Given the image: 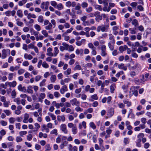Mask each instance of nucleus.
Returning a JSON list of instances; mask_svg holds the SVG:
<instances>
[{
    "label": "nucleus",
    "instance_id": "f257e3e1",
    "mask_svg": "<svg viewBox=\"0 0 151 151\" xmlns=\"http://www.w3.org/2000/svg\"><path fill=\"white\" fill-rule=\"evenodd\" d=\"M139 86H132L130 88L129 92V96L130 98L133 95H134L135 96H137L138 95V93L137 89L139 88Z\"/></svg>",
    "mask_w": 151,
    "mask_h": 151
},
{
    "label": "nucleus",
    "instance_id": "f03ea898",
    "mask_svg": "<svg viewBox=\"0 0 151 151\" xmlns=\"http://www.w3.org/2000/svg\"><path fill=\"white\" fill-rule=\"evenodd\" d=\"M149 75V74L148 73L145 74V75H142V79L141 81H139L138 79L137 80H136L135 81V82L137 84L140 85L143 84L145 83V81L147 80V78Z\"/></svg>",
    "mask_w": 151,
    "mask_h": 151
},
{
    "label": "nucleus",
    "instance_id": "7ed1b4c3",
    "mask_svg": "<svg viewBox=\"0 0 151 151\" xmlns=\"http://www.w3.org/2000/svg\"><path fill=\"white\" fill-rule=\"evenodd\" d=\"M33 121V119L31 117H29V115L27 113H25L24 115L23 122L25 123L28 122L31 123Z\"/></svg>",
    "mask_w": 151,
    "mask_h": 151
},
{
    "label": "nucleus",
    "instance_id": "20e7f679",
    "mask_svg": "<svg viewBox=\"0 0 151 151\" xmlns=\"http://www.w3.org/2000/svg\"><path fill=\"white\" fill-rule=\"evenodd\" d=\"M14 101L18 105H19L22 104L23 106H24L25 104V102L26 100L24 99H22L21 100L19 98H17L14 99Z\"/></svg>",
    "mask_w": 151,
    "mask_h": 151
},
{
    "label": "nucleus",
    "instance_id": "39448f33",
    "mask_svg": "<svg viewBox=\"0 0 151 151\" xmlns=\"http://www.w3.org/2000/svg\"><path fill=\"white\" fill-rule=\"evenodd\" d=\"M50 3L49 1H47L42 3L41 4L40 7L42 9H45L47 10L48 8Z\"/></svg>",
    "mask_w": 151,
    "mask_h": 151
},
{
    "label": "nucleus",
    "instance_id": "423d86ee",
    "mask_svg": "<svg viewBox=\"0 0 151 151\" xmlns=\"http://www.w3.org/2000/svg\"><path fill=\"white\" fill-rule=\"evenodd\" d=\"M70 102L72 106H79L80 104L79 101L76 99L74 98L70 101Z\"/></svg>",
    "mask_w": 151,
    "mask_h": 151
},
{
    "label": "nucleus",
    "instance_id": "0eeeda50",
    "mask_svg": "<svg viewBox=\"0 0 151 151\" xmlns=\"http://www.w3.org/2000/svg\"><path fill=\"white\" fill-rule=\"evenodd\" d=\"M60 129L65 134H67L68 133V130L67 129L66 124H62L60 126Z\"/></svg>",
    "mask_w": 151,
    "mask_h": 151
},
{
    "label": "nucleus",
    "instance_id": "6e6552de",
    "mask_svg": "<svg viewBox=\"0 0 151 151\" xmlns=\"http://www.w3.org/2000/svg\"><path fill=\"white\" fill-rule=\"evenodd\" d=\"M5 84L6 86H9L10 87L14 88L17 85V82L15 81L12 82H6L5 83Z\"/></svg>",
    "mask_w": 151,
    "mask_h": 151
},
{
    "label": "nucleus",
    "instance_id": "1a4fd4ad",
    "mask_svg": "<svg viewBox=\"0 0 151 151\" xmlns=\"http://www.w3.org/2000/svg\"><path fill=\"white\" fill-rule=\"evenodd\" d=\"M101 55L103 57H105L106 56L107 53L106 52V46L105 45H103L101 47Z\"/></svg>",
    "mask_w": 151,
    "mask_h": 151
},
{
    "label": "nucleus",
    "instance_id": "9d476101",
    "mask_svg": "<svg viewBox=\"0 0 151 151\" xmlns=\"http://www.w3.org/2000/svg\"><path fill=\"white\" fill-rule=\"evenodd\" d=\"M6 52H8L9 53L10 52V50L9 49H7L6 50L5 49H4L2 50V55L1 56V58L2 59H5L7 57V55L6 54Z\"/></svg>",
    "mask_w": 151,
    "mask_h": 151
},
{
    "label": "nucleus",
    "instance_id": "9b49d317",
    "mask_svg": "<svg viewBox=\"0 0 151 151\" xmlns=\"http://www.w3.org/2000/svg\"><path fill=\"white\" fill-rule=\"evenodd\" d=\"M37 96L38 97L39 101L41 102H42V99H44L45 97V93H41L38 95V94H37Z\"/></svg>",
    "mask_w": 151,
    "mask_h": 151
},
{
    "label": "nucleus",
    "instance_id": "f8f14e48",
    "mask_svg": "<svg viewBox=\"0 0 151 151\" xmlns=\"http://www.w3.org/2000/svg\"><path fill=\"white\" fill-rule=\"evenodd\" d=\"M86 122L84 121L80 123L78 125V128L80 129H81L83 127L85 129H86Z\"/></svg>",
    "mask_w": 151,
    "mask_h": 151
},
{
    "label": "nucleus",
    "instance_id": "ddd939ff",
    "mask_svg": "<svg viewBox=\"0 0 151 151\" xmlns=\"http://www.w3.org/2000/svg\"><path fill=\"white\" fill-rule=\"evenodd\" d=\"M68 91L67 86L66 85L63 86L60 88V92L61 94H63L65 92Z\"/></svg>",
    "mask_w": 151,
    "mask_h": 151
},
{
    "label": "nucleus",
    "instance_id": "4468645a",
    "mask_svg": "<svg viewBox=\"0 0 151 151\" xmlns=\"http://www.w3.org/2000/svg\"><path fill=\"white\" fill-rule=\"evenodd\" d=\"M57 119L59 122H63L65 121V118L64 115H58L57 116Z\"/></svg>",
    "mask_w": 151,
    "mask_h": 151
},
{
    "label": "nucleus",
    "instance_id": "2eb2a0df",
    "mask_svg": "<svg viewBox=\"0 0 151 151\" xmlns=\"http://www.w3.org/2000/svg\"><path fill=\"white\" fill-rule=\"evenodd\" d=\"M115 43V41L113 39L108 44V46L111 50H112L114 49V44Z\"/></svg>",
    "mask_w": 151,
    "mask_h": 151
},
{
    "label": "nucleus",
    "instance_id": "dca6fc26",
    "mask_svg": "<svg viewBox=\"0 0 151 151\" xmlns=\"http://www.w3.org/2000/svg\"><path fill=\"white\" fill-rule=\"evenodd\" d=\"M118 68L120 70H126L127 69V67L123 63H120L118 65Z\"/></svg>",
    "mask_w": 151,
    "mask_h": 151
},
{
    "label": "nucleus",
    "instance_id": "f3484780",
    "mask_svg": "<svg viewBox=\"0 0 151 151\" xmlns=\"http://www.w3.org/2000/svg\"><path fill=\"white\" fill-rule=\"evenodd\" d=\"M128 85L127 84H124L122 87V89H123L124 92L125 93L128 92Z\"/></svg>",
    "mask_w": 151,
    "mask_h": 151
},
{
    "label": "nucleus",
    "instance_id": "a211bd4d",
    "mask_svg": "<svg viewBox=\"0 0 151 151\" xmlns=\"http://www.w3.org/2000/svg\"><path fill=\"white\" fill-rule=\"evenodd\" d=\"M145 135L144 134L142 133H139L137 135V137L138 138V141L139 142H141V139L144 137Z\"/></svg>",
    "mask_w": 151,
    "mask_h": 151
},
{
    "label": "nucleus",
    "instance_id": "6ab92c4d",
    "mask_svg": "<svg viewBox=\"0 0 151 151\" xmlns=\"http://www.w3.org/2000/svg\"><path fill=\"white\" fill-rule=\"evenodd\" d=\"M71 69L70 68H68L66 70L63 72V73L65 75L67 76L68 75H70L71 73Z\"/></svg>",
    "mask_w": 151,
    "mask_h": 151
},
{
    "label": "nucleus",
    "instance_id": "aec40b11",
    "mask_svg": "<svg viewBox=\"0 0 151 151\" xmlns=\"http://www.w3.org/2000/svg\"><path fill=\"white\" fill-rule=\"evenodd\" d=\"M91 99L90 100L91 101H93L94 100H96L98 99V97L96 94H94L91 96Z\"/></svg>",
    "mask_w": 151,
    "mask_h": 151
},
{
    "label": "nucleus",
    "instance_id": "412c9836",
    "mask_svg": "<svg viewBox=\"0 0 151 151\" xmlns=\"http://www.w3.org/2000/svg\"><path fill=\"white\" fill-rule=\"evenodd\" d=\"M18 90L24 92L26 91V88L24 86H22L21 84H19L18 86Z\"/></svg>",
    "mask_w": 151,
    "mask_h": 151
},
{
    "label": "nucleus",
    "instance_id": "4be33fe9",
    "mask_svg": "<svg viewBox=\"0 0 151 151\" xmlns=\"http://www.w3.org/2000/svg\"><path fill=\"white\" fill-rule=\"evenodd\" d=\"M116 87V85L115 83H113L110 86V92L111 93H114Z\"/></svg>",
    "mask_w": 151,
    "mask_h": 151
},
{
    "label": "nucleus",
    "instance_id": "5701e85b",
    "mask_svg": "<svg viewBox=\"0 0 151 151\" xmlns=\"http://www.w3.org/2000/svg\"><path fill=\"white\" fill-rule=\"evenodd\" d=\"M124 104H126L127 107H129L132 105V103L131 101H129L128 99L123 100Z\"/></svg>",
    "mask_w": 151,
    "mask_h": 151
},
{
    "label": "nucleus",
    "instance_id": "b1692460",
    "mask_svg": "<svg viewBox=\"0 0 151 151\" xmlns=\"http://www.w3.org/2000/svg\"><path fill=\"white\" fill-rule=\"evenodd\" d=\"M27 91L29 93H32L33 92V91L32 90V87L31 86H29L27 87Z\"/></svg>",
    "mask_w": 151,
    "mask_h": 151
},
{
    "label": "nucleus",
    "instance_id": "393cba45",
    "mask_svg": "<svg viewBox=\"0 0 151 151\" xmlns=\"http://www.w3.org/2000/svg\"><path fill=\"white\" fill-rule=\"evenodd\" d=\"M75 52L76 54L77 55H79L80 54L82 55L83 54V50L82 49H77Z\"/></svg>",
    "mask_w": 151,
    "mask_h": 151
},
{
    "label": "nucleus",
    "instance_id": "a878e982",
    "mask_svg": "<svg viewBox=\"0 0 151 151\" xmlns=\"http://www.w3.org/2000/svg\"><path fill=\"white\" fill-rule=\"evenodd\" d=\"M24 57L25 59L30 60L33 58L32 56L30 54L25 53L24 55Z\"/></svg>",
    "mask_w": 151,
    "mask_h": 151
},
{
    "label": "nucleus",
    "instance_id": "bb28decb",
    "mask_svg": "<svg viewBox=\"0 0 151 151\" xmlns=\"http://www.w3.org/2000/svg\"><path fill=\"white\" fill-rule=\"evenodd\" d=\"M34 126L35 127L34 128V130H33V131L37 132L38 129L40 128V125L38 123H35L34 124Z\"/></svg>",
    "mask_w": 151,
    "mask_h": 151
},
{
    "label": "nucleus",
    "instance_id": "cd10ccee",
    "mask_svg": "<svg viewBox=\"0 0 151 151\" xmlns=\"http://www.w3.org/2000/svg\"><path fill=\"white\" fill-rule=\"evenodd\" d=\"M42 131H45L47 133H48L49 132V129L45 124H43L42 125Z\"/></svg>",
    "mask_w": 151,
    "mask_h": 151
},
{
    "label": "nucleus",
    "instance_id": "c85d7f7f",
    "mask_svg": "<svg viewBox=\"0 0 151 151\" xmlns=\"http://www.w3.org/2000/svg\"><path fill=\"white\" fill-rule=\"evenodd\" d=\"M132 24L135 27H136L139 24L137 20L135 19H133L132 20Z\"/></svg>",
    "mask_w": 151,
    "mask_h": 151
},
{
    "label": "nucleus",
    "instance_id": "c756f323",
    "mask_svg": "<svg viewBox=\"0 0 151 151\" xmlns=\"http://www.w3.org/2000/svg\"><path fill=\"white\" fill-rule=\"evenodd\" d=\"M17 14L19 17L22 18L23 16L22 11L20 9L18 10L17 12Z\"/></svg>",
    "mask_w": 151,
    "mask_h": 151
},
{
    "label": "nucleus",
    "instance_id": "7c9ffc66",
    "mask_svg": "<svg viewBox=\"0 0 151 151\" xmlns=\"http://www.w3.org/2000/svg\"><path fill=\"white\" fill-rule=\"evenodd\" d=\"M89 125L90 127L93 129H95L96 128V126L93 122H90L89 123Z\"/></svg>",
    "mask_w": 151,
    "mask_h": 151
},
{
    "label": "nucleus",
    "instance_id": "2f4dec72",
    "mask_svg": "<svg viewBox=\"0 0 151 151\" xmlns=\"http://www.w3.org/2000/svg\"><path fill=\"white\" fill-rule=\"evenodd\" d=\"M50 133L57 136L58 134V130L56 129H54L50 132Z\"/></svg>",
    "mask_w": 151,
    "mask_h": 151
},
{
    "label": "nucleus",
    "instance_id": "473e14b6",
    "mask_svg": "<svg viewBox=\"0 0 151 151\" xmlns=\"http://www.w3.org/2000/svg\"><path fill=\"white\" fill-rule=\"evenodd\" d=\"M139 64L137 63H136L135 64L134 66L131 67V68L133 70L135 69H137L138 70V69L139 68Z\"/></svg>",
    "mask_w": 151,
    "mask_h": 151
},
{
    "label": "nucleus",
    "instance_id": "72a5a7b5",
    "mask_svg": "<svg viewBox=\"0 0 151 151\" xmlns=\"http://www.w3.org/2000/svg\"><path fill=\"white\" fill-rule=\"evenodd\" d=\"M72 132L74 134H76L78 132V129L76 126L72 128Z\"/></svg>",
    "mask_w": 151,
    "mask_h": 151
},
{
    "label": "nucleus",
    "instance_id": "f704fd0d",
    "mask_svg": "<svg viewBox=\"0 0 151 151\" xmlns=\"http://www.w3.org/2000/svg\"><path fill=\"white\" fill-rule=\"evenodd\" d=\"M59 53V50L57 47H55L54 50L53 54L54 55V57H56Z\"/></svg>",
    "mask_w": 151,
    "mask_h": 151
},
{
    "label": "nucleus",
    "instance_id": "c9c22d12",
    "mask_svg": "<svg viewBox=\"0 0 151 151\" xmlns=\"http://www.w3.org/2000/svg\"><path fill=\"white\" fill-rule=\"evenodd\" d=\"M85 41V39H84L81 40V41H77L76 42V45L78 46H80L82 45L83 42H84Z\"/></svg>",
    "mask_w": 151,
    "mask_h": 151
},
{
    "label": "nucleus",
    "instance_id": "e433bc0d",
    "mask_svg": "<svg viewBox=\"0 0 151 151\" xmlns=\"http://www.w3.org/2000/svg\"><path fill=\"white\" fill-rule=\"evenodd\" d=\"M46 81V80L45 79H44L42 81L40 82L39 83V86L40 87H42L43 86H45V82Z\"/></svg>",
    "mask_w": 151,
    "mask_h": 151
},
{
    "label": "nucleus",
    "instance_id": "4c0bfd02",
    "mask_svg": "<svg viewBox=\"0 0 151 151\" xmlns=\"http://www.w3.org/2000/svg\"><path fill=\"white\" fill-rule=\"evenodd\" d=\"M127 47L126 46H121L119 47V50L121 52H122L126 50V48Z\"/></svg>",
    "mask_w": 151,
    "mask_h": 151
},
{
    "label": "nucleus",
    "instance_id": "58836bf2",
    "mask_svg": "<svg viewBox=\"0 0 151 151\" xmlns=\"http://www.w3.org/2000/svg\"><path fill=\"white\" fill-rule=\"evenodd\" d=\"M50 81L52 83H54L56 80V76L55 75H52L50 77Z\"/></svg>",
    "mask_w": 151,
    "mask_h": 151
},
{
    "label": "nucleus",
    "instance_id": "ea45409f",
    "mask_svg": "<svg viewBox=\"0 0 151 151\" xmlns=\"http://www.w3.org/2000/svg\"><path fill=\"white\" fill-rule=\"evenodd\" d=\"M124 74V72L123 71L121 70L117 73L116 74L115 76L117 78H119L121 75H123Z\"/></svg>",
    "mask_w": 151,
    "mask_h": 151
},
{
    "label": "nucleus",
    "instance_id": "a19ab883",
    "mask_svg": "<svg viewBox=\"0 0 151 151\" xmlns=\"http://www.w3.org/2000/svg\"><path fill=\"white\" fill-rule=\"evenodd\" d=\"M114 110L113 109H111L110 110L109 112L108 113L109 116L110 117L112 116L114 114Z\"/></svg>",
    "mask_w": 151,
    "mask_h": 151
},
{
    "label": "nucleus",
    "instance_id": "79ce46f5",
    "mask_svg": "<svg viewBox=\"0 0 151 151\" xmlns=\"http://www.w3.org/2000/svg\"><path fill=\"white\" fill-rule=\"evenodd\" d=\"M45 151H49L51 149V147L50 144H47L45 146Z\"/></svg>",
    "mask_w": 151,
    "mask_h": 151
},
{
    "label": "nucleus",
    "instance_id": "37998d69",
    "mask_svg": "<svg viewBox=\"0 0 151 151\" xmlns=\"http://www.w3.org/2000/svg\"><path fill=\"white\" fill-rule=\"evenodd\" d=\"M77 106L75 108V110L77 112H81L83 111V109L80 107L79 106Z\"/></svg>",
    "mask_w": 151,
    "mask_h": 151
},
{
    "label": "nucleus",
    "instance_id": "c03bdc74",
    "mask_svg": "<svg viewBox=\"0 0 151 151\" xmlns=\"http://www.w3.org/2000/svg\"><path fill=\"white\" fill-rule=\"evenodd\" d=\"M55 8H56L58 10H62L63 8L62 4L61 3H59L58 4H57Z\"/></svg>",
    "mask_w": 151,
    "mask_h": 151
},
{
    "label": "nucleus",
    "instance_id": "a18cd8bd",
    "mask_svg": "<svg viewBox=\"0 0 151 151\" xmlns=\"http://www.w3.org/2000/svg\"><path fill=\"white\" fill-rule=\"evenodd\" d=\"M37 21L38 22L42 23L43 22V17L42 15L39 16L38 18Z\"/></svg>",
    "mask_w": 151,
    "mask_h": 151
},
{
    "label": "nucleus",
    "instance_id": "49530a36",
    "mask_svg": "<svg viewBox=\"0 0 151 151\" xmlns=\"http://www.w3.org/2000/svg\"><path fill=\"white\" fill-rule=\"evenodd\" d=\"M7 80V78L6 76H1V75H0V80H1L3 82H5Z\"/></svg>",
    "mask_w": 151,
    "mask_h": 151
},
{
    "label": "nucleus",
    "instance_id": "de8ad7c7",
    "mask_svg": "<svg viewBox=\"0 0 151 151\" xmlns=\"http://www.w3.org/2000/svg\"><path fill=\"white\" fill-rule=\"evenodd\" d=\"M48 24V25L45 27V29L47 30L50 29L52 27V25L50 22H49Z\"/></svg>",
    "mask_w": 151,
    "mask_h": 151
},
{
    "label": "nucleus",
    "instance_id": "09e8293b",
    "mask_svg": "<svg viewBox=\"0 0 151 151\" xmlns=\"http://www.w3.org/2000/svg\"><path fill=\"white\" fill-rule=\"evenodd\" d=\"M42 65L43 68H47L49 67V65L45 62L42 63Z\"/></svg>",
    "mask_w": 151,
    "mask_h": 151
},
{
    "label": "nucleus",
    "instance_id": "8fccbe9b",
    "mask_svg": "<svg viewBox=\"0 0 151 151\" xmlns=\"http://www.w3.org/2000/svg\"><path fill=\"white\" fill-rule=\"evenodd\" d=\"M16 121V118L14 117H11L9 119V121L10 123L13 124Z\"/></svg>",
    "mask_w": 151,
    "mask_h": 151
},
{
    "label": "nucleus",
    "instance_id": "3c124183",
    "mask_svg": "<svg viewBox=\"0 0 151 151\" xmlns=\"http://www.w3.org/2000/svg\"><path fill=\"white\" fill-rule=\"evenodd\" d=\"M129 138L126 137L124 139V142L125 145H127L129 143Z\"/></svg>",
    "mask_w": 151,
    "mask_h": 151
},
{
    "label": "nucleus",
    "instance_id": "603ef678",
    "mask_svg": "<svg viewBox=\"0 0 151 151\" xmlns=\"http://www.w3.org/2000/svg\"><path fill=\"white\" fill-rule=\"evenodd\" d=\"M13 73H9L8 74V78L10 80H12L13 78Z\"/></svg>",
    "mask_w": 151,
    "mask_h": 151
},
{
    "label": "nucleus",
    "instance_id": "864d4df0",
    "mask_svg": "<svg viewBox=\"0 0 151 151\" xmlns=\"http://www.w3.org/2000/svg\"><path fill=\"white\" fill-rule=\"evenodd\" d=\"M41 77L42 76L40 75L36 76L35 78V81L36 82L38 81L41 79Z\"/></svg>",
    "mask_w": 151,
    "mask_h": 151
},
{
    "label": "nucleus",
    "instance_id": "5fc2aeb1",
    "mask_svg": "<svg viewBox=\"0 0 151 151\" xmlns=\"http://www.w3.org/2000/svg\"><path fill=\"white\" fill-rule=\"evenodd\" d=\"M112 131V130L110 129V127H109L107 129L106 132L108 135H109L111 133Z\"/></svg>",
    "mask_w": 151,
    "mask_h": 151
},
{
    "label": "nucleus",
    "instance_id": "6e6d98bb",
    "mask_svg": "<svg viewBox=\"0 0 151 151\" xmlns=\"http://www.w3.org/2000/svg\"><path fill=\"white\" fill-rule=\"evenodd\" d=\"M81 67L80 65L76 64L75 67L73 68V70H81Z\"/></svg>",
    "mask_w": 151,
    "mask_h": 151
},
{
    "label": "nucleus",
    "instance_id": "4d7b16f0",
    "mask_svg": "<svg viewBox=\"0 0 151 151\" xmlns=\"http://www.w3.org/2000/svg\"><path fill=\"white\" fill-rule=\"evenodd\" d=\"M48 114L51 117L52 120H55L56 117L55 115L51 113H49Z\"/></svg>",
    "mask_w": 151,
    "mask_h": 151
},
{
    "label": "nucleus",
    "instance_id": "13d9d810",
    "mask_svg": "<svg viewBox=\"0 0 151 151\" xmlns=\"http://www.w3.org/2000/svg\"><path fill=\"white\" fill-rule=\"evenodd\" d=\"M54 95L55 97L56 98H58L60 96V94L59 93V92L56 91L54 92Z\"/></svg>",
    "mask_w": 151,
    "mask_h": 151
},
{
    "label": "nucleus",
    "instance_id": "bf43d9fd",
    "mask_svg": "<svg viewBox=\"0 0 151 151\" xmlns=\"http://www.w3.org/2000/svg\"><path fill=\"white\" fill-rule=\"evenodd\" d=\"M129 30L130 31V33L132 34H135L136 33V31L135 29H134L133 28H130L129 29Z\"/></svg>",
    "mask_w": 151,
    "mask_h": 151
},
{
    "label": "nucleus",
    "instance_id": "052dcab7",
    "mask_svg": "<svg viewBox=\"0 0 151 151\" xmlns=\"http://www.w3.org/2000/svg\"><path fill=\"white\" fill-rule=\"evenodd\" d=\"M35 28L38 31H39L41 29V27L40 25L36 24L34 25Z\"/></svg>",
    "mask_w": 151,
    "mask_h": 151
},
{
    "label": "nucleus",
    "instance_id": "680f3d73",
    "mask_svg": "<svg viewBox=\"0 0 151 151\" xmlns=\"http://www.w3.org/2000/svg\"><path fill=\"white\" fill-rule=\"evenodd\" d=\"M4 112L7 116H9L11 114V111L9 110H5L4 111Z\"/></svg>",
    "mask_w": 151,
    "mask_h": 151
},
{
    "label": "nucleus",
    "instance_id": "e2e57ef3",
    "mask_svg": "<svg viewBox=\"0 0 151 151\" xmlns=\"http://www.w3.org/2000/svg\"><path fill=\"white\" fill-rule=\"evenodd\" d=\"M27 133V132L25 131H20L19 132V134L21 136H23L24 135L26 134Z\"/></svg>",
    "mask_w": 151,
    "mask_h": 151
},
{
    "label": "nucleus",
    "instance_id": "0e129e2a",
    "mask_svg": "<svg viewBox=\"0 0 151 151\" xmlns=\"http://www.w3.org/2000/svg\"><path fill=\"white\" fill-rule=\"evenodd\" d=\"M50 4L52 6L55 8L57 5V3L55 1H52L50 2Z\"/></svg>",
    "mask_w": 151,
    "mask_h": 151
},
{
    "label": "nucleus",
    "instance_id": "69168bd1",
    "mask_svg": "<svg viewBox=\"0 0 151 151\" xmlns=\"http://www.w3.org/2000/svg\"><path fill=\"white\" fill-rule=\"evenodd\" d=\"M118 106L119 107V108H124L125 107V105H124V103L123 104V103H119L118 104Z\"/></svg>",
    "mask_w": 151,
    "mask_h": 151
},
{
    "label": "nucleus",
    "instance_id": "338daca9",
    "mask_svg": "<svg viewBox=\"0 0 151 151\" xmlns=\"http://www.w3.org/2000/svg\"><path fill=\"white\" fill-rule=\"evenodd\" d=\"M76 126V125H74V124L72 123H69L68 124V126L69 128H72Z\"/></svg>",
    "mask_w": 151,
    "mask_h": 151
},
{
    "label": "nucleus",
    "instance_id": "774afa93",
    "mask_svg": "<svg viewBox=\"0 0 151 151\" xmlns=\"http://www.w3.org/2000/svg\"><path fill=\"white\" fill-rule=\"evenodd\" d=\"M16 95V92L15 89H13L11 93V95L13 98H14Z\"/></svg>",
    "mask_w": 151,
    "mask_h": 151
}]
</instances>
